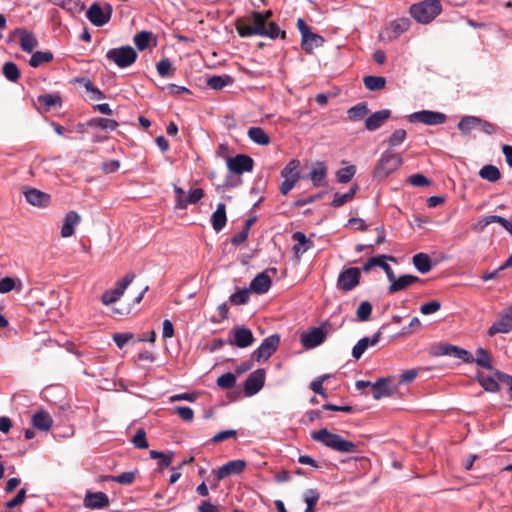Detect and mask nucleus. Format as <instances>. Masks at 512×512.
<instances>
[{
    "label": "nucleus",
    "mask_w": 512,
    "mask_h": 512,
    "mask_svg": "<svg viewBox=\"0 0 512 512\" xmlns=\"http://www.w3.org/2000/svg\"><path fill=\"white\" fill-rule=\"evenodd\" d=\"M236 30L241 37L262 36L271 39L285 37V31H281L275 22L266 24L263 21L262 12L253 11L249 15L239 18L236 22Z\"/></svg>",
    "instance_id": "f257e3e1"
},
{
    "label": "nucleus",
    "mask_w": 512,
    "mask_h": 512,
    "mask_svg": "<svg viewBox=\"0 0 512 512\" xmlns=\"http://www.w3.org/2000/svg\"><path fill=\"white\" fill-rule=\"evenodd\" d=\"M314 441L322 443L324 446L340 453H359V447L356 443L345 440L339 434L330 432L327 428H322L311 433Z\"/></svg>",
    "instance_id": "f03ea898"
},
{
    "label": "nucleus",
    "mask_w": 512,
    "mask_h": 512,
    "mask_svg": "<svg viewBox=\"0 0 512 512\" xmlns=\"http://www.w3.org/2000/svg\"><path fill=\"white\" fill-rule=\"evenodd\" d=\"M409 13L420 24H429L442 13L440 0H424L412 4Z\"/></svg>",
    "instance_id": "7ed1b4c3"
},
{
    "label": "nucleus",
    "mask_w": 512,
    "mask_h": 512,
    "mask_svg": "<svg viewBox=\"0 0 512 512\" xmlns=\"http://www.w3.org/2000/svg\"><path fill=\"white\" fill-rule=\"evenodd\" d=\"M402 165V157L400 154L386 150L382 153L373 175L375 178L383 179L396 171Z\"/></svg>",
    "instance_id": "20e7f679"
},
{
    "label": "nucleus",
    "mask_w": 512,
    "mask_h": 512,
    "mask_svg": "<svg viewBox=\"0 0 512 512\" xmlns=\"http://www.w3.org/2000/svg\"><path fill=\"white\" fill-rule=\"evenodd\" d=\"M137 57L136 50L129 45L112 48L106 52L107 60L122 69L133 65Z\"/></svg>",
    "instance_id": "39448f33"
},
{
    "label": "nucleus",
    "mask_w": 512,
    "mask_h": 512,
    "mask_svg": "<svg viewBox=\"0 0 512 512\" xmlns=\"http://www.w3.org/2000/svg\"><path fill=\"white\" fill-rule=\"evenodd\" d=\"M112 13L113 8L111 4L105 3L104 5H100L94 2L88 8L86 17L94 26L102 27L110 21Z\"/></svg>",
    "instance_id": "423d86ee"
},
{
    "label": "nucleus",
    "mask_w": 512,
    "mask_h": 512,
    "mask_svg": "<svg viewBox=\"0 0 512 512\" xmlns=\"http://www.w3.org/2000/svg\"><path fill=\"white\" fill-rule=\"evenodd\" d=\"M136 275L132 272L127 273L122 279L118 280L113 289L106 290L102 296L101 301L104 305L108 306L118 301L124 294L127 287L133 282Z\"/></svg>",
    "instance_id": "0eeeda50"
},
{
    "label": "nucleus",
    "mask_w": 512,
    "mask_h": 512,
    "mask_svg": "<svg viewBox=\"0 0 512 512\" xmlns=\"http://www.w3.org/2000/svg\"><path fill=\"white\" fill-rule=\"evenodd\" d=\"M361 271L357 267L343 269L337 279V288L343 292H349L360 282Z\"/></svg>",
    "instance_id": "6e6552de"
},
{
    "label": "nucleus",
    "mask_w": 512,
    "mask_h": 512,
    "mask_svg": "<svg viewBox=\"0 0 512 512\" xmlns=\"http://www.w3.org/2000/svg\"><path fill=\"white\" fill-rule=\"evenodd\" d=\"M279 344V335H270L262 341V343L256 350H254V352L251 355V358L257 362H260L261 360H267L275 353Z\"/></svg>",
    "instance_id": "1a4fd4ad"
},
{
    "label": "nucleus",
    "mask_w": 512,
    "mask_h": 512,
    "mask_svg": "<svg viewBox=\"0 0 512 512\" xmlns=\"http://www.w3.org/2000/svg\"><path fill=\"white\" fill-rule=\"evenodd\" d=\"M408 120L411 123L419 122L434 126L444 124L447 120V116L444 113L438 111L421 110L410 114L408 116Z\"/></svg>",
    "instance_id": "9d476101"
},
{
    "label": "nucleus",
    "mask_w": 512,
    "mask_h": 512,
    "mask_svg": "<svg viewBox=\"0 0 512 512\" xmlns=\"http://www.w3.org/2000/svg\"><path fill=\"white\" fill-rule=\"evenodd\" d=\"M254 342V336L250 329L237 326L231 329L229 332V339L227 343L231 346H236L238 348H247L251 346Z\"/></svg>",
    "instance_id": "9b49d317"
},
{
    "label": "nucleus",
    "mask_w": 512,
    "mask_h": 512,
    "mask_svg": "<svg viewBox=\"0 0 512 512\" xmlns=\"http://www.w3.org/2000/svg\"><path fill=\"white\" fill-rule=\"evenodd\" d=\"M512 331V305L504 309L499 318L489 327L487 333L494 336L498 333H509Z\"/></svg>",
    "instance_id": "f8f14e48"
},
{
    "label": "nucleus",
    "mask_w": 512,
    "mask_h": 512,
    "mask_svg": "<svg viewBox=\"0 0 512 512\" xmlns=\"http://www.w3.org/2000/svg\"><path fill=\"white\" fill-rule=\"evenodd\" d=\"M253 166V159L245 154H239L227 159V168L234 174L241 175L245 172H251L253 170Z\"/></svg>",
    "instance_id": "ddd939ff"
},
{
    "label": "nucleus",
    "mask_w": 512,
    "mask_h": 512,
    "mask_svg": "<svg viewBox=\"0 0 512 512\" xmlns=\"http://www.w3.org/2000/svg\"><path fill=\"white\" fill-rule=\"evenodd\" d=\"M246 466V461L242 459L232 460L220 466L217 470H214L213 473L215 474L216 479L220 481L229 476L241 474L245 470Z\"/></svg>",
    "instance_id": "4468645a"
},
{
    "label": "nucleus",
    "mask_w": 512,
    "mask_h": 512,
    "mask_svg": "<svg viewBox=\"0 0 512 512\" xmlns=\"http://www.w3.org/2000/svg\"><path fill=\"white\" fill-rule=\"evenodd\" d=\"M265 370L260 368L253 371L245 380L244 391L247 396L257 394L265 383Z\"/></svg>",
    "instance_id": "2eb2a0df"
},
{
    "label": "nucleus",
    "mask_w": 512,
    "mask_h": 512,
    "mask_svg": "<svg viewBox=\"0 0 512 512\" xmlns=\"http://www.w3.org/2000/svg\"><path fill=\"white\" fill-rule=\"evenodd\" d=\"M392 276L386 275L387 279L390 281V286L388 288V292L390 294H394L396 292L405 290L407 287L414 283L421 282V279L414 275H402L400 277H396L394 271L392 270Z\"/></svg>",
    "instance_id": "dca6fc26"
},
{
    "label": "nucleus",
    "mask_w": 512,
    "mask_h": 512,
    "mask_svg": "<svg viewBox=\"0 0 512 512\" xmlns=\"http://www.w3.org/2000/svg\"><path fill=\"white\" fill-rule=\"evenodd\" d=\"M326 333L321 327H314L308 331H305L300 336V341L303 347L306 349H312L325 341Z\"/></svg>",
    "instance_id": "f3484780"
},
{
    "label": "nucleus",
    "mask_w": 512,
    "mask_h": 512,
    "mask_svg": "<svg viewBox=\"0 0 512 512\" xmlns=\"http://www.w3.org/2000/svg\"><path fill=\"white\" fill-rule=\"evenodd\" d=\"M411 21L409 18L402 17L391 21L385 28V33L390 40L397 39L400 35L409 30Z\"/></svg>",
    "instance_id": "a211bd4d"
},
{
    "label": "nucleus",
    "mask_w": 512,
    "mask_h": 512,
    "mask_svg": "<svg viewBox=\"0 0 512 512\" xmlns=\"http://www.w3.org/2000/svg\"><path fill=\"white\" fill-rule=\"evenodd\" d=\"M24 196L29 204L37 207H47L51 200L49 194L42 192L36 188H27L24 191Z\"/></svg>",
    "instance_id": "6ab92c4d"
},
{
    "label": "nucleus",
    "mask_w": 512,
    "mask_h": 512,
    "mask_svg": "<svg viewBox=\"0 0 512 512\" xmlns=\"http://www.w3.org/2000/svg\"><path fill=\"white\" fill-rule=\"evenodd\" d=\"M387 260L395 262L396 259L393 256H387V255H379L375 257H371L368 259V261L363 266L364 272H369L372 267L378 266L382 267L386 275L392 276V268L391 266L386 262Z\"/></svg>",
    "instance_id": "aec40b11"
},
{
    "label": "nucleus",
    "mask_w": 512,
    "mask_h": 512,
    "mask_svg": "<svg viewBox=\"0 0 512 512\" xmlns=\"http://www.w3.org/2000/svg\"><path fill=\"white\" fill-rule=\"evenodd\" d=\"M390 116L391 111L389 109L376 111L365 120V128L369 131H375L379 129Z\"/></svg>",
    "instance_id": "412c9836"
},
{
    "label": "nucleus",
    "mask_w": 512,
    "mask_h": 512,
    "mask_svg": "<svg viewBox=\"0 0 512 512\" xmlns=\"http://www.w3.org/2000/svg\"><path fill=\"white\" fill-rule=\"evenodd\" d=\"M109 498L104 492H87L84 505L90 509H100L108 506Z\"/></svg>",
    "instance_id": "4be33fe9"
},
{
    "label": "nucleus",
    "mask_w": 512,
    "mask_h": 512,
    "mask_svg": "<svg viewBox=\"0 0 512 512\" xmlns=\"http://www.w3.org/2000/svg\"><path fill=\"white\" fill-rule=\"evenodd\" d=\"M390 378H379L375 383H372L373 388V398L376 400L381 399L382 397L391 396L395 387H391L389 385Z\"/></svg>",
    "instance_id": "5701e85b"
},
{
    "label": "nucleus",
    "mask_w": 512,
    "mask_h": 512,
    "mask_svg": "<svg viewBox=\"0 0 512 512\" xmlns=\"http://www.w3.org/2000/svg\"><path fill=\"white\" fill-rule=\"evenodd\" d=\"M81 220L80 215L75 211L68 212L64 217V223L61 228V236L68 238L74 234L75 227Z\"/></svg>",
    "instance_id": "b1692460"
},
{
    "label": "nucleus",
    "mask_w": 512,
    "mask_h": 512,
    "mask_svg": "<svg viewBox=\"0 0 512 512\" xmlns=\"http://www.w3.org/2000/svg\"><path fill=\"white\" fill-rule=\"evenodd\" d=\"M271 283V278L267 272H261L253 278L248 289H251V291L257 294H264L270 289Z\"/></svg>",
    "instance_id": "393cba45"
},
{
    "label": "nucleus",
    "mask_w": 512,
    "mask_h": 512,
    "mask_svg": "<svg viewBox=\"0 0 512 512\" xmlns=\"http://www.w3.org/2000/svg\"><path fill=\"white\" fill-rule=\"evenodd\" d=\"M14 33L20 34V46L23 51L31 53L38 46V40L33 33L20 28H17Z\"/></svg>",
    "instance_id": "a878e982"
},
{
    "label": "nucleus",
    "mask_w": 512,
    "mask_h": 512,
    "mask_svg": "<svg viewBox=\"0 0 512 512\" xmlns=\"http://www.w3.org/2000/svg\"><path fill=\"white\" fill-rule=\"evenodd\" d=\"M226 206L224 203H218L216 210L211 216V224L216 232H220L226 225Z\"/></svg>",
    "instance_id": "bb28decb"
},
{
    "label": "nucleus",
    "mask_w": 512,
    "mask_h": 512,
    "mask_svg": "<svg viewBox=\"0 0 512 512\" xmlns=\"http://www.w3.org/2000/svg\"><path fill=\"white\" fill-rule=\"evenodd\" d=\"M32 424L39 430L48 431L53 425V419L47 411L39 410L33 415Z\"/></svg>",
    "instance_id": "cd10ccee"
},
{
    "label": "nucleus",
    "mask_w": 512,
    "mask_h": 512,
    "mask_svg": "<svg viewBox=\"0 0 512 512\" xmlns=\"http://www.w3.org/2000/svg\"><path fill=\"white\" fill-rule=\"evenodd\" d=\"M324 39L322 36L311 32L308 35H304V39H301V47L306 53H312L314 48L322 46Z\"/></svg>",
    "instance_id": "c85d7f7f"
},
{
    "label": "nucleus",
    "mask_w": 512,
    "mask_h": 512,
    "mask_svg": "<svg viewBox=\"0 0 512 512\" xmlns=\"http://www.w3.org/2000/svg\"><path fill=\"white\" fill-rule=\"evenodd\" d=\"M327 168L324 163H318L317 167L313 168L309 173V178L315 187L326 185Z\"/></svg>",
    "instance_id": "c756f323"
},
{
    "label": "nucleus",
    "mask_w": 512,
    "mask_h": 512,
    "mask_svg": "<svg viewBox=\"0 0 512 512\" xmlns=\"http://www.w3.org/2000/svg\"><path fill=\"white\" fill-rule=\"evenodd\" d=\"M119 126L118 122L114 119L108 118H91L87 121V127L100 128L102 130L114 131Z\"/></svg>",
    "instance_id": "7c9ffc66"
},
{
    "label": "nucleus",
    "mask_w": 512,
    "mask_h": 512,
    "mask_svg": "<svg viewBox=\"0 0 512 512\" xmlns=\"http://www.w3.org/2000/svg\"><path fill=\"white\" fill-rule=\"evenodd\" d=\"M247 134L250 140L258 145L266 146L270 143V137L261 127H250Z\"/></svg>",
    "instance_id": "2f4dec72"
},
{
    "label": "nucleus",
    "mask_w": 512,
    "mask_h": 512,
    "mask_svg": "<svg viewBox=\"0 0 512 512\" xmlns=\"http://www.w3.org/2000/svg\"><path fill=\"white\" fill-rule=\"evenodd\" d=\"M413 264L420 273H428L431 268V259L426 253H418L413 256Z\"/></svg>",
    "instance_id": "473e14b6"
},
{
    "label": "nucleus",
    "mask_w": 512,
    "mask_h": 512,
    "mask_svg": "<svg viewBox=\"0 0 512 512\" xmlns=\"http://www.w3.org/2000/svg\"><path fill=\"white\" fill-rule=\"evenodd\" d=\"M51 4L58 6L68 12L75 13L83 10L84 5L80 0H48Z\"/></svg>",
    "instance_id": "72a5a7b5"
},
{
    "label": "nucleus",
    "mask_w": 512,
    "mask_h": 512,
    "mask_svg": "<svg viewBox=\"0 0 512 512\" xmlns=\"http://www.w3.org/2000/svg\"><path fill=\"white\" fill-rule=\"evenodd\" d=\"M357 190H358V186L353 185L347 193H344V194H341L338 192L335 193L334 198L331 202V206L334 208H339V207L343 206L345 203L351 201L354 198Z\"/></svg>",
    "instance_id": "f704fd0d"
},
{
    "label": "nucleus",
    "mask_w": 512,
    "mask_h": 512,
    "mask_svg": "<svg viewBox=\"0 0 512 512\" xmlns=\"http://www.w3.org/2000/svg\"><path fill=\"white\" fill-rule=\"evenodd\" d=\"M300 166V162L298 160H291L288 164L282 169L281 176L284 179H294V181H299L300 174L298 168Z\"/></svg>",
    "instance_id": "c9c22d12"
},
{
    "label": "nucleus",
    "mask_w": 512,
    "mask_h": 512,
    "mask_svg": "<svg viewBox=\"0 0 512 512\" xmlns=\"http://www.w3.org/2000/svg\"><path fill=\"white\" fill-rule=\"evenodd\" d=\"M292 238L297 242V245L294 246L296 253H305L312 247V241L302 232H295Z\"/></svg>",
    "instance_id": "e433bc0d"
},
{
    "label": "nucleus",
    "mask_w": 512,
    "mask_h": 512,
    "mask_svg": "<svg viewBox=\"0 0 512 512\" xmlns=\"http://www.w3.org/2000/svg\"><path fill=\"white\" fill-rule=\"evenodd\" d=\"M479 176L489 182H496L501 178V173L496 166L488 164L479 170Z\"/></svg>",
    "instance_id": "4c0bfd02"
},
{
    "label": "nucleus",
    "mask_w": 512,
    "mask_h": 512,
    "mask_svg": "<svg viewBox=\"0 0 512 512\" xmlns=\"http://www.w3.org/2000/svg\"><path fill=\"white\" fill-rule=\"evenodd\" d=\"M53 60V53L50 51H37L32 54L29 65L31 67H39L44 63H49Z\"/></svg>",
    "instance_id": "58836bf2"
},
{
    "label": "nucleus",
    "mask_w": 512,
    "mask_h": 512,
    "mask_svg": "<svg viewBox=\"0 0 512 512\" xmlns=\"http://www.w3.org/2000/svg\"><path fill=\"white\" fill-rule=\"evenodd\" d=\"M369 112L368 105L366 102L358 103L351 107L348 111V118L353 121L362 120Z\"/></svg>",
    "instance_id": "ea45409f"
},
{
    "label": "nucleus",
    "mask_w": 512,
    "mask_h": 512,
    "mask_svg": "<svg viewBox=\"0 0 512 512\" xmlns=\"http://www.w3.org/2000/svg\"><path fill=\"white\" fill-rule=\"evenodd\" d=\"M366 89L370 91L381 90L385 87L386 79L382 76H365L363 79Z\"/></svg>",
    "instance_id": "a19ab883"
},
{
    "label": "nucleus",
    "mask_w": 512,
    "mask_h": 512,
    "mask_svg": "<svg viewBox=\"0 0 512 512\" xmlns=\"http://www.w3.org/2000/svg\"><path fill=\"white\" fill-rule=\"evenodd\" d=\"M474 362L482 368L492 370V360L488 351L482 347H479L476 350V357H474Z\"/></svg>",
    "instance_id": "79ce46f5"
},
{
    "label": "nucleus",
    "mask_w": 512,
    "mask_h": 512,
    "mask_svg": "<svg viewBox=\"0 0 512 512\" xmlns=\"http://www.w3.org/2000/svg\"><path fill=\"white\" fill-rule=\"evenodd\" d=\"M320 493L317 489H309L303 495L307 507L304 512H315V505L319 501Z\"/></svg>",
    "instance_id": "37998d69"
},
{
    "label": "nucleus",
    "mask_w": 512,
    "mask_h": 512,
    "mask_svg": "<svg viewBox=\"0 0 512 512\" xmlns=\"http://www.w3.org/2000/svg\"><path fill=\"white\" fill-rule=\"evenodd\" d=\"M232 77L229 75L212 76L207 79V85L214 90H221L232 83Z\"/></svg>",
    "instance_id": "c03bdc74"
},
{
    "label": "nucleus",
    "mask_w": 512,
    "mask_h": 512,
    "mask_svg": "<svg viewBox=\"0 0 512 512\" xmlns=\"http://www.w3.org/2000/svg\"><path fill=\"white\" fill-rule=\"evenodd\" d=\"M479 118L476 116H464L457 124L458 129L467 134L478 127Z\"/></svg>",
    "instance_id": "a18cd8bd"
},
{
    "label": "nucleus",
    "mask_w": 512,
    "mask_h": 512,
    "mask_svg": "<svg viewBox=\"0 0 512 512\" xmlns=\"http://www.w3.org/2000/svg\"><path fill=\"white\" fill-rule=\"evenodd\" d=\"M479 384L484 388L487 392H498L500 390V386L498 382L491 376H487L484 374H479L478 377Z\"/></svg>",
    "instance_id": "49530a36"
},
{
    "label": "nucleus",
    "mask_w": 512,
    "mask_h": 512,
    "mask_svg": "<svg viewBox=\"0 0 512 512\" xmlns=\"http://www.w3.org/2000/svg\"><path fill=\"white\" fill-rule=\"evenodd\" d=\"M449 356L460 359L464 363H468V364L474 362V356L472 355V353H470L468 350H465V349L460 348L455 345H451Z\"/></svg>",
    "instance_id": "de8ad7c7"
},
{
    "label": "nucleus",
    "mask_w": 512,
    "mask_h": 512,
    "mask_svg": "<svg viewBox=\"0 0 512 512\" xmlns=\"http://www.w3.org/2000/svg\"><path fill=\"white\" fill-rule=\"evenodd\" d=\"M251 289L243 288L233 293L229 297L232 305H244L249 301Z\"/></svg>",
    "instance_id": "09e8293b"
},
{
    "label": "nucleus",
    "mask_w": 512,
    "mask_h": 512,
    "mask_svg": "<svg viewBox=\"0 0 512 512\" xmlns=\"http://www.w3.org/2000/svg\"><path fill=\"white\" fill-rule=\"evenodd\" d=\"M152 33L148 31H141L137 34H135L133 38V42L135 46L140 50H145L151 41Z\"/></svg>",
    "instance_id": "8fccbe9b"
},
{
    "label": "nucleus",
    "mask_w": 512,
    "mask_h": 512,
    "mask_svg": "<svg viewBox=\"0 0 512 512\" xmlns=\"http://www.w3.org/2000/svg\"><path fill=\"white\" fill-rule=\"evenodd\" d=\"M38 102L45 106L46 110H50L52 107L61 105V97L57 94H44L37 98Z\"/></svg>",
    "instance_id": "3c124183"
},
{
    "label": "nucleus",
    "mask_w": 512,
    "mask_h": 512,
    "mask_svg": "<svg viewBox=\"0 0 512 512\" xmlns=\"http://www.w3.org/2000/svg\"><path fill=\"white\" fill-rule=\"evenodd\" d=\"M204 196V190L201 188L191 189L184 202L180 203V209H185L189 204H195Z\"/></svg>",
    "instance_id": "603ef678"
},
{
    "label": "nucleus",
    "mask_w": 512,
    "mask_h": 512,
    "mask_svg": "<svg viewBox=\"0 0 512 512\" xmlns=\"http://www.w3.org/2000/svg\"><path fill=\"white\" fill-rule=\"evenodd\" d=\"M137 471L123 472L119 475L109 476L108 479L119 484L130 485L136 479Z\"/></svg>",
    "instance_id": "864d4df0"
},
{
    "label": "nucleus",
    "mask_w": 512,
    "mask_h": 512,
    "mask_svg": "<svg viewBox=\"0 0 512 512\" xmlns=\"http://www.w3.org/2000/svg\"><path fill=\"white\" fill-rule=\"evenodd\" d=\"M235 384H236V375L231 372L224 373L217 379L218 387H220L221 389H224V390L233 388L235 386Z\"/></svg>",
    "instance_id": "5fc2aeb1"
},
{
    "label": "nucleus",
    "mask_w": 512,
    "mask_h": 512,
    "mask_svg": "<svg viewBox=\"0 0 512 512\" xmlns=\"http://www.w3.org/2000/svg\"><path fill=\"white\" fill-rule=\"evenodd\" d=\"M356 167L354 165H350L344 168H341L336 173V178L339 183H348L355 175Z\"/></svg>",
    "instance_id": "6e6d98bb"
},
{
    "label": "nucleus",
    "mask_w": 512,
    "mask_h": 512,
    "mask_svg": "<svg viewBox=\"0 0 512 512\" xmlns=\"http://www.w3.org/2000/svg\"><path fill=\"white\" fill-rule=\"evenodd\" d=\"M3 74L9 81L12 82L17 81L20 77V71L17 65L13 62H6L3 65Z\"/></svg>",
    "instance_id": "4d7b16f0"
},
{
    "label": "nucleus",
    "mask_w": 512,
    "mask_h": 512,
    "mask_svg": "<svg viewBox=\"0 0 512 512\" xmlns=\"http://www.w3.org/2000/svg\"><path fill=\"white\" fill-rule=\"evenodd\" d=\"M407 133L404 129H396L388 138L390 147L400 146L406 139Z\"/></svg>",
    "instance_id": "13d9d810"
},
{
    "label": "nucleus",
    "mask_w": 512,
    "mask_h": 512,
    "mask_svg": "<svg viewBox=\"0 0 512 512\" xmlns=\"http://www.w3.org/2000/svg\"><path fill=\"white\" fill-rule=\"evenodd\" d=\"M156 69H157L158 74L161 77H167V76L172 75V73H173L172 63L168 58L161 59L157 63Z\"/></svg>",
    "instance_id": "bf43d9fd"
},
{
    "label": "nucleus",
    "mask_w": 512,
    "mask_h": 512,
    "mask_svg": "<svg viewBox=\"0 0 512 512\" xmlns=\"http://www.w3.org/2000/svg\"><path fill=\"white\" fill-rule=\"evenodd\" d=\"M372 312V305L368 301H363L358 306L356 315L359 321H367Z\"/></svg>",
    "instance_id": "052dcab7"
},
{
    "label": "nucleus",
    "mask_w": 512,
    "mask_h": 512,
    "mask_svg": "<svg viewBox=\"0 0 512 512\" xmlns=\"http://www.w3.org/2000/svg\"><path fill=\"white\" fill-rule=\"evenodd\" d=\"M132 443L134 444V446L136 448H139V449L148 448L149 444L146 439V433L143 429H140L136 432V434L134 435V437L132 439Z\"/></svg>",
    "instance_id": "680f3d73"
},
{
    "label": "nucleus",
    "mask_w": 512,
    "mask_h": 512,
    "mask_svg": "<svg viewBox=\"0 0 512 512\" xmlns=\"http://www.w3.org/2000/svg\"><path fill=\"white\" fill-rule=\"evenodd\" d=\"M441 308V303L437 300H433L427 303H424L420 307V312L424 315L433 314L439 311Z\"/></svg>",
    "instance_id": "e2e57ef3"
},
{
    "label": "nucleus",
    "mask_w": 512,
    "mask_h": 512,
    "mask_svg": "<svg viewBox=\"0 0 512 512\" xmlns=\"http://www.w3.org/2000/svg\"><path fill=\"white\" fill-rule=\"evenodd\" d=\"M25 498H26V489L22 488L18 491L17 495L13 499L9 500L5 504V506L7 509L11 510V509L21 505L24 502Z\"/></svg>",
    "instance_id": "0e129e2a"
},
{
    "label": "nucleus",
    "mask_w": 512,
    "mask_h": 512,
    "mask_svg": "<svg viewBox=\"0 0 512 512\" xmlns=\"http://www.w3.org/2000/svg\"><path fill=\"white\" fill-rule=\"evenodd\" d=\"M175 412L184 421H192L194 418V412L190 407L186 406H175Z\"/></svg>",
    "instance_id": "69168bd1"
},
{
    "label": "nucleus",
    "mask_w": 512,
    "mask_h": 512,
    "mask_svg": "<svg viewBox=\"0 0 512 512\" xmlns=\"http://www.w3.org/2000/svg\"><path fill=\"white\" fill-rule=\"evenodd\" d=\"M407 182L413 186H417V187H424V186H427L430 184V181L429 179L422 175V174H413L411 175Z\"/></svg>",
    "instance_id": "338daca9"
},
{
    "label": "nucleus",
    "mask_w": 512,
    "mask_h": 512,
    "mask_svg": "<svg viewBox=\"0 0 512 512\" xmlns=\"http://www.w3.org/2000/svg\"><path fill=\"white\" fill-rule=\"evenodd\" d=\"M133 338V334L130 332L126 333H115L113 335V340L118 348L122 349L125 344Z\"/></svg>",
    "instance_id": "774afa93"
}]
</instances>
